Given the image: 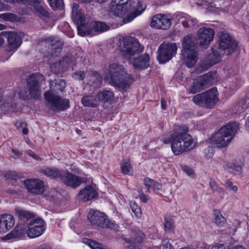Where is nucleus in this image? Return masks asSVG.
Wrapping results in <instances>:
<instances>
[{"instance_id":"obj_1","label":"nucleus","mask_w":249,"mask_h":249,"mask_svg":"<svg viewBox=\"0 0 249 249\" xmlns=\"http://www.w3.org/2000/svg\"><path fill=\"white\" fill-rule=\"evenodd\" d=\"M214 35L213 29L203 27L198 30L196 36H187L184 37L182 42L181 59L188 68L193 67L197 61L196 49L199 47L204 48L208 45L213 40Z\"/></svg>"},{"instance_id":"obj_2","label":"nucleus","mask_w":249,"mask_h":249,"mask_svg":"<svg viewBox=\"0 0 249 249\" xmlns=\"http://www.w3.org/2000/svg\"><path fill=\"white\" fill-rule=\"evenodd\" d=\"M188 127L185 125L179 126L169 137L162 138L165 144H171L173 152L179 155L193 149L196 144L192 136L188 133Z\"/></svg>"},{"instance_id":"obj_3","label":"nucleus","mask_w":249,"mask_h":249,"mask_svg":"<svg viewBox=\"0 0 249 249\" xmlns=\"http://www.w3.org/2000/svg\"><path fill=\"white\" fill-rule=\"evenodd\" d=\"M50 89L44 93V96L48 107L54 112L64 111L70 107V100L56 95L54 92L63 91L66 87V82L63 79L49 81Z\"/></svg>"},{"instance_id":"obj_4","label":"nucleus","mask_w":249,"mask_h":249,"mask_svg":"<svg viewBox=\"0 0 249 249\" xmlns=\"http://www.w3.org/2000/svg\"><path fill=\"white\" fill-rule=\"evenodd\" d=\"M107 77L110 84L123 91H126L134 81L133 76L127 73L124 66L116 63L109 65Z\"/></svg>"},{"instance_id":"obj_5","label":"nucleus","mask_w":249,"mask_h":249,"mask_svg":"<svg viewBox=\"0 0 249 249\" xmlns=\"http://www.w3.org/2000/svg\"><path fill=\"white\" fill-rule=\"evenodd\" d=\"M194 103L203 108H212L218 101L217 89L213 87L208 90L199 93L193 98Z\"/></svg>"},{"instance_id":"obj_6","label":"nucleus","mask_w":249,"mask_h":249,"mask_svg":"<svg viewBox=\"0 0 249 249\" xmlns=\"http://www.w3.org/2000/svg\"><path fill=\"white\" fill-rule=\"evenodd\" d=\"M88 218L92 225L102 228L118 230L119 226L114 222L109 220L104 213L99 211L90 210L88 213Z\"/></svg>"},{"instance_id":"obj_7","label":"nucleus","mask_w":249,"mask_h":249,"mask_svg":"<svg viewBox=\"0 0 249 249\" xmlns=\"http://www.w3.org/2000/svg\"><path fill=\"white\" fill-rule=\"evenodd\" d=\"M237 41L229 34L221 32L219 37L218 49L223 55H228L235 52Z\"/></svg>"},{"instance_id":"obj_8","label":"nucleus","mask_w":249,"mask_h":249,"mask_svg":"<svg viewBox=\"0 0 249 249\" xmlns=\"http://www.w3.org/2000/svg\"><path fill=\"white\" fill-rule=\"evenodd\" d=\"M143 50L138 40L133 37H127L123 39V46L122 52L126 57L141 53Z\"/></svg>"},{"instance_id":"obj_9","label":"nucleus","mask_w":249,"mask_h":249,"mask_svg":"<svg viewBox=\"0 0 249 249\" xmlns=\"http://www.w3.org/2000/svg\"><path fill=\"white\" fill-rule=\"evenodd\" d=\"M178 47L175 43H162L158 50V60L160 63H165L170 60L177 53Z\"/></svg>"},{"instance_id":"obj_10","label":"nucleus","mask_w":249,"mask_h":249,"mask_svg":"<svg viewBox=\"0 0 249 249\" xmlns=\"http://www.w3.org/2000/svg\"><path fill=\"white\" fill-rule=\"evenodd\" d=\"M26 233L30 238H35L41 235L45 230V222L42 218L32 220L29 224H25Z\"/></svg>"},{"instance_id":"obj_11","label":"nucleus","mask_w":249,"mask_h":249,"mask_svg":"<svg viewBox=\"0 0 249 249\" xmlns=\"http://www.w3.org/2000/svg\"><path fill=\"white\" fill-rule=\"evenodd\" d=\"M39 74H32L27 79V86L31 97L38 100L41 98V89L38 83V78Z\"/></svg>"},{"instance_id":"obj_12","label":"nucleus","mask_w":249,"mask_h":249,"mask_svg":"<svg viewBox=\"0 0 249 249\" xmlns=\"http://www.w3.org/2000/svg\"><path fill=\"white\" fill-rule=\"evenodd\" d=\"M213 80L211 73H207L200 76L196 82H194L190 88V92L196 93L201 91L208 88Z\"/></svg>"},{"instance_id":"obj_13","label":"nucleus","mask_w":249,"mask_h":249,"mask_svg":"<svg viewBox=\"0 0 249 249\" xmlns=\"http://www.w3.org/2000/svg\"><path fill=\"white\" fill-rule=\"evenodd\" d=\"M28 192L36 195H41L45 190L44 182L39 179H28L24 182Z\"/></svg>"},{"instance_id":"obj_14","label":"nucleus","mask_w":249,"mask_h":249,"mask_svg":"<svg viewBox=\"0 0 249 249\" xmlns=\"http://www.w3.org/2000/svg\"><path fill=\"white\" fill-rule=\"evenodd\" d=\"M150 25L156 29L166 30L171 26V20L166 15L157 14L152 18Z\"/></svg>"},{"instance_id":"obj_15","label":"nucleus","mask_w":249,"mask_h":249,"mask_svg":"<svg viewBox=\"0 0 249 249\" xmlns=\"http://www.w3.org/2000/svg\"><path fill=\"white\" fill-rule=\"evenodd\" d=\"M61 181L65 185L72 189L78 187L83 181L81 177L68 171H64Z\"/></svg>"},{"instance_id":"obj_16","label":"nucleus","mask_w":249,"mask_h":249,"mask_svg":"<svg viewBox=\"0 0 249 249\" xmlns=\"http://www.w3.org/2000/svg\"><path fill=\"white\" fill-rule=\"evenodd\" d=\"M15 224L14 217L9 214H0V233L6 232Z\"/></svg>"},{"instance_id":"obj_17","label":"nucleus","mask_w":249,"mask_h":249,"mask_svg":"<svg viewBox=\"0 0 249 249\" xmlns=\"http://www.w3.org/2000/svg\"><path fill=\"white\" fill-rule=\"evenodd\" d=\"M98 196V194L94 188L90 185H88L80 191L77 197L79 200L86 202L93 199Z\"/></svg>"},{"instance_id":"obj_18","label":"nucleus","mask_w":249,"mask_h":249,"mask_svg":"<svg viewBox=\"0 0 249 249\" xmlns=\"http://www.w3.org/2000/svg\"><path fill=\"white\" fill-rule=\"evenodd\" d=\"M95 97L102 104L111 105L114 100V94L111 90L103 89L98 92Z\"/></svg>"},{"instance_id":"obj_19","label":"nucleus","mask_w":249,"mask_h":249,"mask_svg":"<svg viewBox=\"0 0 249 249\" xmlns=\"http://www.w3.org/2000/svg\"><path fill=\"white\" fill-rule=\"evenodd\" d=\"M64 172V170H60L57 168H50L49 167H46L40 170V173L51 179H53L55 180H58V179L61 180V177H62Z\"/></svg>"},{"instance_id":"obj_20","label":"nucleus","mask_w":249,"mask_h":249,"mask_svg":"<svg viewBox=\"0 0 249 249\" xmlns=\"http://www.w3.org/2000/svg\"><path fill=\"white\" fill-rule=\"evenodd\" d=\"M238 128L239 123L231 122L227 124L220 129H223L224 132L222 133L225 135V137H227L229 142H230L235 135Z\"/></svg>"},{"instance_id":"obj_21","label":"nucleus","mask_w":249,"mask_h":249,"mask_svg":"<svg viewBox=\"0 0 249 249\" xmlns=\"http://www.w3.org/2000/svg\"><path fill=\"white\" fill-rule=\"evenodd\" d=\"M26 232V227L25 224L18 223L10 233L7 234L5 238L8 240L22 237Z\"/></svg>"},{"instance_id":"obj_22","label":"nucleus","mask_w":249,"mask_h":249,"mask_svg":"<svg viewBox=\"0 0 249 249\" xmlns=\"http://www.w3.org/2000/svg\"><path fill=\"white\" fill-rule=\"evenodd\" d=\"M224 132L223 129H220L211 138V140L218 147H224L230 142L222 133Z\"/></svg>"},{"instance_id":"obj_23","label":"nucleus","mask_w":249,"mask_h":249,"mask_svg":"<svg viewBox=\"0 0 249 249\" xmlns=\"http://www.w3.org/2000/svg\"><path fill=\"white\" fill-rule=\"evenodd\" d=\"M150 65L149 55L145 53L144 55L135 58L133 60V65L135 68L144 69Z\"/></svg>"},{"instance_id":"obj_24","label":"nucleus","mask_w":249,"mask_h":249,"mask_svg":"<svg viewBox=\"0 0 249 249\" xmlns=\"http://www.w3.org/2000/svg\"><path fill=\"white\" fill-rule=\"evenodd\" d=\"M222 55H224L223 54L217 47H214L212 48V53L206 57V61L208 64L213 66L220 61Z\"/></svg>"},{"instance_id":"obj_25","label":"nucleus","mask_w":249,"mask_h":249,"mask_svg":"<svg viewBox=\"0 0 249 249\" xmlns=\"http://www.w3.org/2000/svg\"><path fill=\"white\" fill-rule=\"evenodd\" d=\"M46 42L51 44V53L53 55L57 56L60 53L63 47V42L57 38L49 37L46 39Z\"/></svg>"},{"instance_id":"obj_26","label":"nucleus","mask_w":249,"mask_h":249,"mask_svg":"<svg viewBox=\"0 0 249 249\" xmlns=\"http://www.w3.org/2000/svg\"><path fill=\"white\" fill-rule=\"evenodd\" d=\"M134 10L132 12H130L126 17L123 18V22L124 23H127L132 21L137 16L140 15L145 9L143 8L141 2L137 1L136 6H133Z\"/></svg>"},{"instance_id":"obj_27","label":"nucleus","mask_w":249,"mask_h":249,"mask_svg":"<svg viewBox=\"0 0 249 249\" xmlns=\"http://www.w3.org/2000/svg\"><path fill=\"white\" fill-rule=\"evenodd\" d=\"M7 40L9 47L11 51L17 49L21 43V38L15 32H10L8 33Z\"/></svg>"},{"instance_id":"obj_28","label":"nucleus","mask_w":249,"mask_h":249,"mask_svg":"<svg viewBox=\"0 0 249 249\" xmlns=\"http://www.w3.org/2000/svg\"><path fill=\"white\" fill-rule=\"evenodd\" d=\"M145 234L140 230L134 229L132 231V235L130 238H125L124 240L128 243H138L142 242Z\"/></svg>"},{"instance_id":"obj_29","label":"nucleus","mask_w":249,"mask_h":249,"mask_svg":"<svg viewBox=\"0 0 249 249\" xmlns=\"http://www.w3.org/2000/svg\"><path fill=\"white\" fill-rule=\"evenodd\" d=\"M110 10L113 15L119 17H124L129 10L128 7L111 3Z\"/></svg>"},{"instance_id":"obj_30","label":"nucleus","mask_w":249,"mask_h":249,"mask_svg":"<svg viewBox=\"0 0 249 249\" xmlns=\"http://www.w3.org/2000/svg\"><path fill=\"white\" fill-rule=\"evenodd\" d=\"M16 215H18L19 222L18 223H23L28 220H30L34 217L33 213L29 211L21 210L19 208L15 209Z\"/></svg>"},{"instance_id":"obj_31","label":"nucleus","mask_w":249,"mask_h":249,"mask_svg":"<svg viewBox=\"0 0 249 249\" xmlns=\"http://www.w3.org/2000/svg\"><path fill=\"white\" fill-rule=\"evenodd\" d=\"M98 100L92 95H86L82 97L81 103L84 107H96L99 106Z\"/></svg>"},{"instance_id":"obj_32","label":"nucleus","mask_w":249,"mask_h":249,"mask_svg":"<svg viewBox=\"0 0 249 249\" xmlns=\"http://www.w3.org/2000/svg\"><path fill=\"white\" fill-rule=\"evenodd\" d=\"M121 172L124 175H132L133 173V168L131 161L129 160L124 161L121 165Z\"/></svg>"},{"instance_id":"obj_33","label":"nucleus","mask_w":249,"mask_h":249,"mask_svg":"<svg viewBox=\"0 0 249 249\" xmlns=\"http://www.w3.org/2000/svg\"><path fill=\"white\" fill-rule=\"evenodd\" d=\"M214 222L219 227H223L226 223V219L219 210L214 211Z\"/></svg>"},{"instance_id":"obj_34","label":"nucleus","mask_w":249,"mask_h":249,"mask_svg":"<svg viewBox=\"0 0 249 249\" xmlns=\"http://www.w3.org/2000/svg\"><path fill=\"white\" fill-rule=\"evenodd\" d=\"M78 35L84 36L87 35H90L92 33V30L89 28L88 25L85 24V21L77 26Z\"/></svg>"},{"instance_id":"obj_35","label":"nucleus","mask_w":249,"mask_h":249,"mask_svg":"<svg viewBox=\"0 0 249 249\" xmlns=\"http://www.w3.org/2000/svg\"><path fill=\"white\" fill-rule=\"evenodd\" d=\"M92 28L95 32L102 33L108 30L109 27L105 23L94 21L92 24Z\"/></svg>"},{"instance_id":"obj_36","label":"nucleus","mask_w":249,"mask_h":249,"mask_svg":"<svg viewBox=\"0 0 249 249\" xmlns=\"http://www.w3.org/2000/svg\"><path fill=\"white\" fill-rule=\"evenodd\" d=\"M34 8L39 17L46 18L50 17L49 12L39 3L36 4L34 6Z\"/></svg>"},{"instance_id":"obj_37","label":"nucleus","mask_w":249,"mask_h":249,"mask_svg":"<svg viewBox=\"0 0 249 249\" xmlns=\"http://www.w3.org/2000/svg\"><path fill=\"white\" fill-rule=\"evenodd\" d=\"M84 242L92 249H107L104 247L102 244L89 239H84Z\"/></svg>"},{"instance_id":"obj_38","label":"nucleus","mask_w":249,"mask_h":249,"mask_svg":"<svg viewBox=\"0 0 249 249\" xmlns=\"http://www.w3.org/2000/svg\"><path fill=\"white\" fill-rule=\"evenodd\" d=\"M229 172L234 174H240L242 169V165L238 163H233L228 165Z\"/></svg>"},{"instance_id":"obj_39","label":"nucleus","mask_w":249,"mask_h":249,"mask_svg":"<svg viewBox=\"0 0 249 249\" xmlns=\"http://www.w3.org/2000/svg\"><path fill=\"white\" fill-rule=\"evenodd\" d=\"M209 185L211 189L214 192H216L220 195L225 194L224 189L220 187L214 180L211 179L209 182Z\"/></svg>"},{"instance_id":"obj_40","label":"nucleus","mask_w":249,"mask_h":249,"mask_svg":"<svg viewBox=\"0 0 249 249\" xmlns=\"http://www.w3.org/2000/svg\"><path fill=\"white\" fill-rule=\"evenodd\" d=\"M197 22L196 19L190 18L182 19L181 21L183 26L185 28H192L194 27Z\"/></svg>"},{"instance_id":"obj_41","label":"nucleus","mask_w":249,"mask_h":249,"mask_svg":"<svg viewBox=\"0 0 249 249\" xmlns=\"http://www.w3.org/2000/svg\"><path fill=\"white\" fill-rule=\"evenodd\" d=\"M48 1L53 10L61 9L64 6L63 0H48Z\"/></svg>"},{"instance_id":"obj_42","label":"nucleus","mask_w":249,"mask_h":249,"mask_svg":"<svg viewBox=\"0 0 249 249\" xmlns=\"http://www.w3.org/2000/svg\"><path fill=\"white\" fill-rule=\"evenodd\" d=\"M72 19L76 26L85 21V16L81 13H77V14L75 15H72Z\"/></svg>"},{"instance_id":"obj_43","label":"nucleus","mask_w":249,"mask_h":249,"mask_svg":"<svg viewBox=\"0 0 249 249\" xmlns=\"http://www.w3.org/2000/svg\"><path fill=\"white\" fill-rule=\"evenodd\" d=\"M15 125L18 129L22 128V132L23 134L27 135L28 133L27 124L26 123L18 121L16 122Z\"/></svg>"},{"instance_id":"obj_44","label":"nucleus","mask_w":249,"mask_h":249,"mask_svg":"<svg viewBox=\"0 0 249 249\" xmlns=\"http://www.w3.org/2000/svg\"><path fill=\"white\" fill-rule=\"evenodd\" d=\"M164 228L166 231H170L174 229V222L171 218H165Z\"/></svg>"},{"instance_id":"obj_45","label":"nucleus","mask_w":249,"mask_h":249,"mask_svg":"<svg viewBox=\"0 0 249 249\" xmlns=\"http://www.w3.org/2000/svg\"><path fill=\"white\" fill-rule=\"evenodd\" d=\"M0 18L6 21H14L16 20V16L12 13H4L0 15Z\"/></svg>"},{"instance_id":"obj_46","label":"nucleus","mask_w":249,"mask_h":249,"mask_svg":"<svg viewBox=\"0 0 249 249\" xmlns=\"http://www.w3.org/2000/svg\"><path fill=\"white\" fill-rule=\"evenodd\" d=\"M61 62H56L55 63L53 64L51 66V69L52 72L55 74H58L61 72Z\"/></svg>"},{"instance_id":"obj_47","label":"nucleus","mask_w":249,"mask_h":249,"mask_svg":"<svg viewBox=\"0 0 249 249\" xmlns=\"http://www.w3.org/2000/svg\"><path fill=\"white\" fill-rule=\"evenodd\" d=\"M130 207L132 211L134 213L135 215L139 217L141 214V210L140 207L135 202H132L130 204Z\"/></svg>"},{"instance_id":"obj_48","label":"nucleus","mask_w":249,"mask_h":249,"mask_svg":"<svg viewBox=\"0 0 249 249\" xmlns=\"http://www.w3.org/2000/svg\"><path fill=\"white\" fill-rule=\"evenodd\" d=\"M72 76L76 80H83L85 78V73L81 71H75L72 73Z\"/></svg>"},{"instance_id":"obj_49","label":"nucleus","mask_w":249,"mask_h":249,"mask_svg":"<svg viewBox=\"0 0 249 249\" xmlns=\"http://www.w3.org/2000/svg\"><path fill=\"white\" fill-rule=\"evenodd\" d=\"M5 177L8 179L16 180L18 178H20V175L15 171H10L6 174Z\"/></svg>"},{"instance_id":"obj_50","label":"nucleus","mask_w":249,"mask_h":249,"mask_svg":"<svg viewBox=\"0 0 249 249\" xmlns=\"http://www.w3.org/2000/svg\"><path fill=\"white\" fill-rule=\"evenodd\" d=\"M130 0H112L111 2L115 3L116 4H120L124 6L128 7L130 5L128 4V1Z\"/></svg>"},{"instance_id":"obj_51","label":"nucleus","mask_w":249,"mask_h":249,"mask_svg":"<svg viewBox=\"0 0 249 249\" xmlns=\"http://www.w3.org/2000/svg\"><path fill=\"white\" fill-rule=\"evenodd\" d=\"M138 192L140 194L139 198L141 201L144 203H147L148 201V198L147 196L143 193L142 190L141 189H139Z\"/></svg>"},{"instance_id":"obj_52","label":"nucleus","mask_w":249,"mask_h":249,"mask_svg":"<svg viewBox=\"0 0 249 249\" xmlns=\"http://www.w3.org/2000/svg\"><path fill=\"white\" fill-rule=\"evenodd\" d=\"M183 171L189 176L193 177L195 175L193 170L187 166H184L182 167Z\"/></svg>"},{"instance_id":"obj_53","label":"nucleus","mask_w":249,"mask_h":249,"mask_svg":"<svg viewBox=\"0 0 249 249\" xmlns=\"http://www.w3.org/2000/svg\"><path fill=\"white\" fill-rule=\"evenodd\" d=\"M39 0H21L20 3L25 5H33L37 3H39Z\"/></svg>"},{"instance_id":"obj_54","label":"nucleus","mask_w":249,"mask_h":249,"mask_svg":"<svg viewBox=\"0 0 249 249\" xmlns=\"http://www.w3.org/2000/svg\"><path fill=\"white\" fill-rule=\"evenodd\" d=\"M225 185L227 187L229 188L234 192H236L238 190V187L236 186H233L232 182L229 180H227L226 181Z\"/></svg>"},{"instance_id":"obj_55","label":"nucleus","mask_w":249,"mask_h":249,"mask_svg":"<svg viewBox=\"0 0 249 249\" xmlns=\"http://www.w3.org/2000/svg\"><path fill=\"white\" fill-rule=\"evenodd\" d=\"M79 6L77 3H73L72 5V9L71 12L72 15H75V14H77V13H80V10L79 9Z\"/></svg>"},{"instance_id":"obj_56","label":"nucleus","mask_w":249,"mask_h":249,"mask_svg":"<svg viewBox=\"0 0 249 249\" xmlns=\"http://www.w3.org/2000/svg\"><path fill=\"white\" fill-rule=\"evenodd\" d=\"M27 154H28V155H29V156L32 157L33 159H34L36 160H37V161H41L42 160V159L40 157H39L38 156H37L32 150H28L27 152Z\"/></svg>"},{"instance_id":"obj_57","label":"nucleus","mask_w":249,"mask_h":249,"mask_svg":"<svg viewBox=\"0 0 249 249\" xmlns=\"http://www.w3.org/2000/svg\"><path fill=\"white\" fill-rule=\"evenodd\" d=\"M211 249H227L226 245L224 243H218L212 246Z\"/></svg>"},{"instance_id":"obj_58","label":"nucleus","mask_w":249,"mask_h":249,"mask_svg":"<svg viewBox=\"0 0 249 249\" xmlns=\"http://www.w3.org/2000/svg\"><path fill=\"white\" fill-rule=\"evenodd\" d=\"M143 181L144 184L146 186L150 187L153 184V183L154 182V180L150 179L148 177H145Z\"/></svg>"},{"instance_id":"obj_59","label":"nucleus","mask_w":249,"mask_h":249,"mask_svg":"<svg viewBox=\"0 0 249 249\" xmlns=\"http://www.w3.org/2000/svg\"><path fill=\"white\" fill-rule=\"evenodd\" d=\"M162 246V249H174L173 247L169 242L164 241Z\"/></svg>"},{"instance_id":"obj_60","label":"nucleus","mask_w":249,"mask_h":249,"mask_svg":"<svg viewBox=\"0 0 249 249\" xmlns=\"http://www.w3.org/2000/svg\"><path fill=\"white\" fill-rule=\"evenodd\" d=\"M161 106L163 110L166 109V102L163 99H161Z\"/></svg>"},{"instance_id":"obj_61","label":"nucleus","mask_w":249,"mask_h":249,"mask_svg":"<svg viewBox=\"0 0 249 249\" xmlns=\"http://www.w3.org/2000/svg\"><path fill=\"white\" fill-rule=\"evenodd\" d=\"M7 3H20L21 0H4Z\"/></svg>"},{"instance_id":"obj_62","label":"nucleus","mask_w":249,"mask_h":249,"mask_svg":"<svg viewBox=\"0 0 249 249\" xmlns=\"http://www.w3.org/2000/svg\"><path fill=\"white\" fill-rule=\"evenodd\" d=\"M12 153L18 156H20L22 155V153L18 150L13 149Z\"/></svg>"},{"instance_id":"obj_63","label":"nucleus","mask_w":249,"mask_h":249,"mask_svg":"<svg viewBox=\"0 0 249 249\" xmlns=\"http://www.w3.org/2000/svg\"><path fill=\"white\" fill-rule=\"evenodd\" d=\"M231 249H246L245 247L241 245H237L232 247Z\"/></svg>"},{"instance_id":"obj_64","label":"nucleus","mask_w":249,"mask_h":249,"mask_svg":"<svg viewBox=\"0 0 249 249\" xmlns=\"http://www.w3.org/2000/svg\"><path fill=\"white\" fill-rule=\"evenodd\" d=\"M6 7V5L0 0V11L5 9Z\"/></svg>"}]
</instances>
